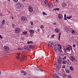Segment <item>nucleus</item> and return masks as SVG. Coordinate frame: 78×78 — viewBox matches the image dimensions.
I'll list each match as a JSON object with an SVG mask.
<instances>
[{
	"instance_id": "obj_1",
	"label": "nucleus",
	"mask_w": 78,
	"mask_h": 78,
	"mask_svg": "<svg viewBox=\"0 0 78 78\" xmlns=\"http://www.w3.org/2000/svg\"><path fill=\"white\" fill-rule=\"evenodd\" d=\"M17 56H16V58L17 59H20L21 61H23L24 60H25L27 59V57L25 56H23L22 58H20V53H17Z\"/></svg>"
},
{
	"instance_id": "obj_2",
	"label": "nucleus",
	"mask_w": 78,
	"mask_h": 78,
	"mask_svg": "<svg viewBox=\"0 0 78 78\" xmlns=\"http://www.w3.org/2000/svg\"><path fill=\"white\" fill-rule=\"evenodd\" d=\"M21 20L22 22L26 23V22L27 20V18L25 16H22L21 17Z\"/></svg>"
},
{
	"instance_id": "obj_3",
	"label": "nucleus",
	"mask_w": 78,
	"mask_h": 78,
	"mask_svg": "<svg viewBox=\"0 0 78 78\" xmlns=\"http://www.w3.org/2000/svg\"><path fill=\"white\" fill-rule=\"evenodd\" d=\"M15 5L16 8L18 9L20 8L22 6V4L20 2L16 3Z\"/></svg>"
},
{
	"instance_id": "obj_4",
	"label": "nucleus",
	"mask_w": 78,
	"mask_h": 78,
	"mask_svg": "<svg viewBox=\"0 0 78 78\" xmlns=\"http://www.w3.org/2000/svg\"><path fill=\"white\" fill-rule=\"evenodd\" d=\"M28 10L30 12H33V8L31 6H29L28 7Z\"/></svg>"
},
{
	"instance_id": "obj_5",
	"label": "nucleus",
	"mask_w": 78,
	"mask_h": 78,
	"mask_svg": "<svg viewBox=\"0 0 78 78\" xmlns=\"http://www.w3.org/2000/svg\"><path fill=\"white\" fill-rule=\"evenodd\" d=\"M15 32L16 33H19L20 32V29L19 28H16L15 30Z\"/></svg>"
},
{
	"instance_id": "obj_6",
	"label": "nucleus",
	"mask_w": 78,
	"mask_h": 78,
	"mask_svg": "<svg viewBox=\"0 0 78 78\" xmlns=\"http://www.w3.org/2000/svg\"><path fill=\"white\" fill-rule=\"evenodd\" d=\"M69 58L71 60V61H73V62H74V61H75L76 59L75 58L73 57V56H70L69 57Z\"/></svg>"
},
{
	"instance_id": "obj_7",
	"label": "nucleus",
	"mask_w": 78,
	"mask_h": 78,
	"mask_svg": "<svg viewBox=\"0 0 78 78\" xmlns=\"http://www.w3.org/2000/svg\"><path fill=\"white\" fill-rule=\"evenodd\" d=\"M58 17L59 19L61 20L62 19V18H63V16L62 14H59L58 15Z\"/></svg>"
},
{
	"instance_id": "obj_8",
	"label": "nucleus",
	"mask_w": 78,
	"mask_h": 78,
	"mask_svg": "<svg viewBox=\"0 0 78 78\" xmlns=\"http://www.w3.org/2000/svg\"><path fill=\"white\" fill-rule=\"evenodd\" d=\"M3 49L5 51H8L9 50V48L8 46H5L4 47Z\"/></svg>"
},
{
	"instance_id": "obj_9",
	"label": "nucleus",
	"mask_w": 78,
	"mask_h": 78,
	"mask_svg": "<svg viewBox=\"0 0 78 78\" xmlns=\"http://www.w3.org/2000/svg\"><path fill=\"white\" fill-rule=\"evenodd\" d=\"M29 33H30V34H34V31L33 30L30 29L29 30Z\"/></svg>"
},
{
	"instance_id": "obj_10",
	"label": "nucleus",
	"mask_w": 78,
	"mask_h": 78,
	"mask_svg": "<svg viewBox=\"0 0 78 78\" xmlns=\"http://www.w3.org/2000/svg\"><path fill=\"white\" fill-rule=\"evenodd\" d=\"M60 29L59 28H56L55 29V31L56 33H58V32H59V31H60Z\"/></svg>"
},
{
	"instance_id": "obj_11",
	"label": "nucleus",
	"mask_w": 78,
	"mask_h": 78,
	"mask_svg": "<svg viewBox=\"0 0 78 78\" xmlns=\"http://www.w3.org/2000/svg\"><path fill=\"white\" fill-rule=\"evenodd\" d=\"M59 49V48L57 47H55L54 49V50L55 52H56Z\"/></svg>"
},
{
	"instance_id": "obj_12",
	"label": "nucleus",
	"mask_w": 78,
	"mask_h": 78,
	"mask_svg": "<svg viewBox=\"0 0 78 78\" xmlns=\"http://www.w3.org/2000/svg\"><path fill=\"white\" fill-rule=\"evenodd\" d=\"M62 6L64 8L66 7L67 6V4H66V3H63L62 4Z\"/></svg>"
},
{
	"instance_id": "obj_13",
	"label": "nucleus",
	"mask_w": 78,
	"mask_h": 78,
	"mask_svg": "<svg viewBox=\"0 0 78 78\" xmlns=\"http://www.w3.org/2000/svg\"><path fill=\"white\" fill-rule=\"evenodd\" d=\"M21 73H24V75H27V73H26L25 71H23V70L21 71Z\"/></svg>"
},
{
	"instance_id": "obj_14",
	"label": "nucleus",
	"mask_w": 78,
	"mask_h": 78,
	"mask_svg": "<svg viewBox=\"0 0 78 78\" xmlns=\"http://www.w3.org/2000/svg\"><path fill=\"white\" fill-rule=\"evenodd\" d=\"M48 5V7H49V8H53V5L52 3L49 4Z\"/></svg>"
},
{
	"instance_id": "obj_15",
	"label": "nucleus",
	"mask_w": 78,
	"mask_h": 78,
	"mask_svg": "<svg viewBox=\"0 0 78 78\" xmlns=\"http://www.w3.org/2000/svg\"><path fill=\"white\" fill-rule=\"evenodd\" d=\"M52 45H53V42L51 41H49L48 43L49 46H51Z\"/></svg>"
},
{
	"instance_id": "obj_16",
	"label": "nucleus",
	"mask_w": 78,
	"mask_h": 78,
	"mask_svg": "<svg viewBox=\"0 0 78 78\" xmlns=\"http://www.w3.org/2000/svg\"><path fill=\"white\" fill-rule=\"evenodd\" d=\"M53 76L55 78H59V76H58V75L56 73H54L53 75Z\"/></svg>"
},
{
	"instance_id": "obj_17",
	"label": "nucleus",
	"mask_w": 78,
	"mask_h": 78,
	"mask_svg": "<svg viewBox=\"0 0 78 78\" xmlns=\"http://www.w3.org/2000/svg\"><path fill=\"white\" fill-rule=\"evenodd\" d=\"M55 69L57 71H59V67L58 66H57L55 68Z\"/></svg>"
},
{
	"instance_id": "obj_18",
	"label": "nucleus",
	"mask_w": 78,
	"mask_h": 78,
	"mask_svg": "<svg viewBox=\"0 0 78 78\" xmlns=\"http://www.w3.org/2000/svg\"><path fill=\"white\" fill-rule=\"evenodd\" d=\"M58 64H61V59L59 58L58 59Z\"/></svg>"
},
{
	"instance_id": "obj_19",
	"label": "nucleus",
	"mask_w": 78,
	"mask_h": 78,
	"mask_svg": "<svg viewBox=\"0 0 78 78\" xmlns=\"http://www.w3.org/2000/svg\"><path fill=\"white\" fill-rule=\"evenodd\" d=\"M66 50L67 51H70L71 50V48L70 47H68V48H66Z\"/></svg>"
},
{
	"instance_id": "obj_20",
	"label": "nucleus",
	"mask_w": 78,
	"mask_h": 78,
	"mask_svg": "<svg viewBox=\"0 0 78 78\" xmlns=\"http://www.w3.org/2000/svg\"><path fill=\"white\" fill-rule=\"evenodd\" d=\"M23 34L24 35H27V31H24L23 32Z\"/></svg>"
},
{
	"instance_id": "obj_21",
	"label": "nucleus",
	"mask_w": 78,
	"mask_h": 78,
	"mask_svg": "<svg viewBox=\"0 0 78 78\" xmlns=\"http://www.w3.org/2000/svg\"><path fill=\"white\" fill-rule=\"evenodd\" d=\"M24 49H25V50H30L29 49H28V47L27 46H25L24 47Z\"/></svg>"
},
{
	"instance_id": "obj_22",
	"label": "nucleus",
	"mask_w": 78,
	"mask_h": 78,
	"mask_svg": "<svg viewBox=\"0 0 78 78\" xmlns=\"http://www.w3.org/2000/svg\"><path fill=\"white\" fill-rule=\"evenodd\" d=\"M67 61L65 60L63 61L62 62V64H66L67 63Z\"/></svg>"
},
{
	"instance_id": "obj_23",
	"label": "nucleus",
	"mask_w": 78,
	"mask_h": 78,
	"mask_svg": "<svg viewBox=\"0 0 78 78\" xmlns=\"http://www.w3.org/2000/svg\"><path fill=\"white\" fill-rule=\"evenodd\" d=\"M72 16H70L69 17L68 16L66 17V18L68 19H70L72 18Z\"/></svg>"
},
{
	"instance_id": "obj_24",
	"label": "nucleus",
	"mask_w": 78,
	"mask_h": 78,
	"mask_svg": "<svg viewBox=\"0 0 78 78\" xmlns=\"http://www.w3.org/2000/svg\"><path fill=\"white\" fill-rule=\"evenodd\" d=\"M70 69L72 71H73V68L72 66H70Z\"/></svg>"
},
{
	"instance_id": "obj_25",
	"label": "nucleus",
	"mask_w": 78,
	"mask_h": 78,
	"mask_svg": "<svg viewBox=\"0 0 78 78\" xmlns=\"http://www.w3.org/2000/svg\"><path fill=\"white\" fill-rule=\"evenodd\" d=\"M20 39L21 40H22V41H24V40H25V38H24V37H21Z\"/></svg>"
},
{
	"instance_id": "obj_26",
	"label": "nucleus",
	"mask_w": 78,
	"mask_h": 78,
	"mask_svg": "<svg viewBox=\"0 0 78 78\" xmlns=\"http://www.w3.org/2000/svg\"><path fill=\"white\" fill-rule=\"evenodd\" d=\"M32 42H32V41H28L27 42V44H31V43H32Z\"/></svg>"
},
{
	"instance_id": "obj_27",
	"label": "nucleus",
	"mask_w": 78,
	"mask_h": 78,
	"mask_svg": "<svg viewBox=\"0 0 78 78\" xmlns=\"http://www.w3.org/2000/svg\"><path fill=\"white\" fill-rule=\"evenodd\" d=\"M28 46L30 48H33V45H30Z\"/></svg>"
},
{
	"instance_id": "obj_28",
	"label": "nucleus",
	"mask_w": 78,
	"mask_h": 78,
	"mask_svg": "<svg viewBox=\"0 0 78 78\" xmlns=\"http://www.w3.org/2000/svg\"><path fill=\"white\" fill-rule=\"evenodd\" d=\"M44 3L46 5H48V2H47V1L46 0H45L44 1Z\"/></svg>"
},
{
	"instance_id": "obj_29",
	"label": "nucleus",
	"mask_w": 78,
	"mask_h": 78,
	"mask_svg": "<svg viewBox=\"0 0 78 78\" xmlns=\"http://www.w3.org/2000/svg\"><path fill=\"white\" fill-rule=\"evenodd\" d=\"M19 0H13V1L15 3H17V2H18V1Z\"/></svg>"
},
{
	"instance_id": "obj_30",
	"label": "nucleus",
	"mask_w": 78,
	"mask_h": 78,
	"mask_svg": "<svg viewBox=\"0 0 78 78\" xmlns=\"http://www.w3.org/2000/svg\"><path fill=\"white\" fill-rule=\"evenodd\" d=\"M5 20H3L2 22V25H3V24H4V23H5Z\"/></svg>"
},
{
	"instance_id": "obj_31",
	"label": "nucleus",
	"mask_w": 78,
	"mask_h": 78,
	"mask_svg": "<svg viewBox=\"0 0 78 78\" xmlns=\"http://www.w3.org/2000/svg\"><path fill=\"white\" fill-rule=\"evenodd\" d=\"M67 58V56H65L63 58V60H65V59H66V58Z\"/></svg>"
},
{
	"instance_id": "obj_32",
	"label": "nucleus",
	"mask_w": 78,
	"mask_h": 78,
	"mask_svg": "<svg viewBox=\"0 0 78 78\" xmlns=\"http://www.w3.org/2000/svg\"><path fill=\"white\" fill-rule=\"evenodd\" d=\"M68 78H72V76L70 75H69L68 76Z\"/></svg>"
},
{
	"instance_id": "obj_33",
	"label": "nucleus",
	"mask_w": 78,
	"mask_h": 78,
	"mask_svg": "<svg viewBox=\"0 0 78 78\" xmlns=\"http://www.w3.org/2000/svg\"><path fill=\"white\" fill-rule=\"evenodd\" d=\"M72 34H74L75 33V30H72Z\"/></svg>"
},
{
	"instance_id": "obj_34",
	"label": "nucleus",
	"mask_w": 78,
	"mask_h": 78,
	"mask_svg": "<svg viewBox=\"0 0 78 78\" xmlns=\"http://www.w3.org/2000/svg\"><path fill=\"white\" fill-rule=\"evenodd\" d=\"M62 67V68H63V69H65V68H66V65H63Z\"/></svg>"
},
{
	"instance_id": "obj_35",
	"label": "nucleus",
	"mask_w": 78,
	"mask_h": 78,
	"mask_svg": "<svg viewBox=\"0 0 78 78\" xmlns=\"http://www.w3.org/2000/svg\"><path fill=\"white\" fill-rule=\"evenodd\" d=\"M42 14L43 15H46V13L44 12H43Z\"/></svg>"
},
{
	"instance_id": "obj_36",
	"label": "nucleus",
	"mask_w": 78,
	"mask_h": 78,
	"mask_svg": "<svg viewBox=\"0 0 78 78\" xmlns=\"http://www.w3.org/2000/svg\"><path fill=\"white\" fill-rule=\"evenodd\" d=\"M66 73H69L70 71L69 70H67L66 71Z\"/></svg>"
},
{
	"instance_id": "obj_37",
	"label": "nucleus",
	"mask_w": 78,
	"mask_h": 78,
	"mask_svg": "<svg viewBox=\"0 0 78 78\" xmlns=\"http://www.w3.org/2000/svg\"><path fill=\"white\" fill-rule=\"evenodd\" d=\"M41 28H44V26L43 25H41Z\"/></svg>"
},
{
	"instance_id": "obj_38",
	"label": "nucleus",
	"mask_w": 78,
	"mask_h": 78,
	"mask_svg": "<svg viewBox=\"0 0 78 78\" xmlns=\"http://www.w3.org/2000/svg\"><path fill=\"white\" fill-rule=\"evenodd\" d=\"M60 38H61V36H58V41H59V40H60Z\"/></svg>"
},
{
	"instance_id": "obj_39",
	"label": "nucleus",
	"mask_w": 78,
	"mask_h": 78,
	"mask_svg": "<svg viewBox=\"0 0 78 78\" xmlns=\"http://www.w3.org/2000/svg\"><path fill=\"white\" fill-rule=\"evenodd\" d=\"M30 23L32 26L33 25V23L31 21Z\"/></svg>"
},
{
	"instance_id": "obj_40",
	"label": "nucleus",
	"mask_w": 78,
	"mask_h": 78,
	"mask_svg": "<svg viewBox=\"0 0 78 78\" xmlns=\"http://www.w3.org/2000/svg\"><path fill=\"white\" fill-rule=\"evenodd\" d=\"M64 20H67V19L66 17H64Z\"/></svg>"
},
{
	"instance_id": "obj_41",
	"label": "nucleus",
	"mask_w": 78,
	"mask_h": 78,
	"mask_svg": "<svg viewBox=\"0 0 78 78\" xmlns=\"http://www.w3.org/2000/svg\"><path fill=\"white\" fill-rule=\"evenodd\" d=\"M53 25H55L56 24V23L55 22L54 23H52Z\"/></svg>"
},
{
	"instance_id": "obj_42",
	"label": "nucleus",
	"mask_w": 78,
	"mask_h": 78,
	"mask_svg": "<svg viewBox=\"0 0 78 78\" xmlns=\"http://www.w3.org/2000/svg\"><path fill=\"white\" fill-rule=\"evenodd\" d=\"M73 47H76V45L75 44H73Z\"/></svg>"
},
{
	"instance_id": "obj_43",
	"label": "nucleus",
	"mask_w": 78,
	"mask_h": 78,
	"mask_svg": "<svg viewBox=\"0 0 78 78\" xmlns=\"http://www.w3.org/2000/svg\"><path fill=\"white\" fill-rule=\"evenodd\" d=\"M61 32H60L58 36H61Z\"/></svg>"
},
{
	"instance_id": "obj_44",
	"label": "nucleus",
	"mask_w": 78,
	"mask_h": 78,
	"mask_svg": "<svg viewBox=\"0 0 78 78\" xmlns=\"http://www.w3.org/2000/svg\"><path fill=\"white\" fill-rule=\"evenodd\" d=\"M56 10H57V11H59V8H56Z\"/></svg>"
},
{
	"instance_id": "obj_45",
	"label": "nucleus",
	"mask_w": 78,
	"mask_h": 78,
	"mask_svg": "<svg viewBox=\"0 0 78 78\" xmlns=\"http://www.w3.org/2000/svg\"><path fill=\"white\" fill-rule=\"evenodd\" d=\"M0 38H1V39H3V37H2V36L0 35Z\"/></svg>"
},
{
	"instance_id": "obj_46",
	"label": "nucleus",
	"mask_w": 78,
	"mask_h": 78,
	"mask_svg": "<svg viewBox=\"0 0 78 78\" xmlns=\"http://www.w3.org/2000/svg\"><path fill=\"white\" fill-rule=\"evenodd\" d=\"M18 50H21V48H18Z\"/></svg>"
},
{
	"instance_id": "obj_47",
	"label": "nucleus",
	"mask_w": 78,
	"mask_h": 78,
	"mask_svg": "<svg viewBox=\"0 0 78 78\" xmlns=\"http://www.w3.org/2000/svg\"><path fill=\"white\" fill-rule=\"evenodd\" d=\"M14 26H15V25L14 24H12V27L14 28Z\"/></svg>"
},
{
	"instance_id": "obj_48",
	"label": "nucleus",
	"mask_w": 78,
	"mask_h": 78,
	"mask_svg": "<svg viewBox=\"0 0 78 78\" xmlns=\"http://www.w3.org/2000/svg\"><path fill=\"white\" fill-rule=\"evenodd\" d=\"M58 46V47H60V46H61V44H57Z\"/></svg>"
},
{
	"instance_id": "obj_49",
	"label": "nucleus",
	"mask_w": 78,
	"mask_h": 78,
	"mask_svg": "<svg viewBox=\"0 0 78 78\" xmlns=\"http://www.w3.org/2000/svg\"><path fill=\"white\" fill-rule=\"evenodd\" d=\"M59 48L60 50L61 49V48H62V47L61 46V45L60 46Z\"/></svg>"
},
{
	"instance_id": "obj_50",
	"label": "nucleus",
	"mask_w": 78,
	"mask_h": 78,
	"mask_svg": "<svg viewBox=\"0 0 78 78\" xmlns=\"http://www.w3.org/2000/svg\"><path fill=\"white\" fill-rule=\"evenodd\" d=\"M51 37H53V38H54V37H55V35H52Z\"/></svg>"
},
{
	"instance_id": "obj_51",
	"label": "nucleus",
	"mask_w": 78,
	"mask_h": 78,
	"mask_svg": "<svg viewBox=\"0 0 78 78\" xmlns=\"http://www.w3.org/2000/svg\"><path fill=\"white\" fill-rule=\"evenodd\" d=\"M65 70L66 72L67 70V68H65Z\"/></svg>"
},
{
	"instance_id": "obj_52",
	"label": "nucleus",
	"mask_w": 78,
	"mask_h": 78,
	"mask_svg": "<svg viewBox=\"0 0 78 78\" xmlns=\"http://www.w3.org/2000/svg\"><path fill=\"white\" fill-rule=\"evenodd\" d=\"M66 14H65L64 15V17H66Z\"/></svg>"
},
{
	"instance_id": "obj_53",
	"label": "nucleus",
	"mask_w": 78,
	"mask_h": 78,
	"mask_svg": "<svg viewBox=\"0 0 78 78\" xmlns=\"http://www.w3.org/2000/svg\"><path fill=\"white\" fill-rule=\"evenodd\" d=\"M54 10H55V11H57L56 10V8L55 9H54Z\"/></svg>"
},
{
	"instance_id": "obj_54",
	"label": "nucleus",
	"mask_w": 78,
	"mask_h": 78,
	"mask_svg": "<svg viewBox=\"0 0 78 78\" xmlns=\"http://www.w3.org/2000/svg\"><path fill=\"white\" fill-rule=\"evenodd\" d=\"M33 78H37V77L36 76H34Z\"/></svg>"
},
{
	"instance_id": "obj_55",
	"label": "nucleus",
	"mask_w": 78,
	"mask_h": 78,
	"mask_svg": "<svg viewBox=\"0 0 78 78\" xmlns=\"http://www.w3.org/2000/svg\"><path fill=\"white\" fill-rule=\"evenodd\" d=\"M22 1L23 2H26V1H27V0H22Z\"/></svg>"
},
{
	"instance_id": "obj_56",
	"label": "nucleus",
	"mask_w": 78,
	"mask_h": 78,
	"mask_svg": "<svg viewBox=\"0 0 78 78\" xmlns=\"http://www.w3.org/2000/svg\"><path fill=\"white\" fill-rule=\"evenodd\" d=\"M2 74V72H1V71H0V75Z\"/></svg>"
},
{
	"instance_id": "obj_57",
	"label": "nucleus",
	"mask_w": 78,
	"mask_h": 78,
	"mask_svg": "<svg viewBox=\"0 0 78 78\" xmlns=\"http://www.w3.org/2000/svg\"><path fill=\"white\" fill-rule=\"evenodd\" d=\"M12 19H13V20L14 19V17H13V16H12Z\"/></svg>"
},
{
	"instance_id": "obj_58",
	"label": "nucleus",
	"mask_w": 78,
	"mask_h": 78,
	"mask_svg": "<svg viewBox=\"0 0 78 78\" xmlns=\"http://www.w3.org/2000/svg\"><path fill=\"white\" fill-rule=\"evenodd\" d=\"M48 38H49V35H48V36H47Z\"/></svg>"
},
{
	"instance_id": "obj_59",
	"label": "nucleus",
	"mask_w": 78,
	"mask_h": 78,
	"mask_svg": "<svg viewBox=\"0 0 78 78\" xmlns=\"http://www.w3.org/2000/svg\"><path fill=\"white\" fill-rule=\"evenodd\" d=\"M37 30H38V31H40V29H37Z\"/></svg>"
},
{
	"instance_id": "obj_60",
	"label": "nucleus",
	"mask_w": 78,
	"mask_h": 78,
	"mask_svg": "<svg viewBox=\"0 0 78 78\" xmlns=\"http://www.w3.org/2000/svg\"><path fill=\"white\" fill-rule=\"evenodd\" d=\"M67 64H69V61H68V62H67Z\"/></svg>"
},
{
	"instance_id": "obj_61",
	"label": "nucleus",
	"mask_w": 78,
	"mask_h": 78,
	"mask_svg": "<svg viewBox=\"0 0 78 78\" xmlns=\"http://www.w3.org/2000/svg\"><path fill=\"white\" fill-rule=\"evenodd\" d=\"M56 2H58V0H56Z\"/></svg>"
},
{
	"instance_id": "obj_62",
	"label": "nucleus",
	"mask_w": 78,
	"mask_h": 78,
	"mask_svg": "<svg viewBox=\"0 0 78 78\" xmlns=\"http://www.w3.org/2000/svg\"><path fill=\"white\" fill-rule=\"evenodd\" d=\"M8 1H9V2H10V0H7Z\"/></svg>"
},
{
	"instance_id": "obj_63",
	"label": "nucleus",
	"mask_w": 78,
	"mask_h": 78,
	"mask_svg": "<svg viewBox=\"0 0 78 78\" xmlns=\"http://www.w3.org/2000/svg\"><path fill=\"white\" fill-rule=\"evenodd\" d=\"M8 12H9V13H10V12L9 11H8Z\"/></svg>"
},
{
	"instance_id": "obj_64",
	"label": "nucleus",
	"mask_w": 78,
	"mask_h": 78,
	"mask_svg": "<svg viewBox=\"0 0 78 78\" xmlns=\"http://www.w3.org/2000/svg\"><path fill=\"white\" fill-rule=\"evenodd\" d=\"M62 50H61V52H62Z\"/></svg>"
}]
</instances>
